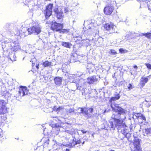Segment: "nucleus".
I'll return each instance as SVG.
<instances>
[{"instance_id": "nucleus-1", "label": "nucleus", "mask_w": 151, "mask_h": 151, "mask_svg": "<svg viewBox=\"0 0 151 151\" xmlns=\"http://www.w3.org/2000/svg\"><path fill=\"white\" fill-rule=\"evenodd\" d=\"M111 107L115 113L113 114L109 121L111 128L114 129L116 128L119 132L127 136L129 134V131L127 127L123 123L126 119V111L116 104H112Z\"/></svg>"}, {"instance_id": "nucleus-2", "label": "nucleus", "mask_w": 151, "mask_h": 151, "mask_svg": "<svg viewBox=\"0 0 151 151\" xmlns=\"http://www.w3.org/2000/svg\"><path fill=\"white\" fill-rule=\"evenodd\" d=\"M32 25V26L28 29V32L29 34H33L35 35H38L41 32L39 25L37 23L33 22Z\"/></svg>"}, {"instance_id": "nucleus-3", "label": "nucleus", "mask_w": 151, "mask_h": 151, "mask_svg": "<svg viewBox=\"0 0 151 151\" xmlns=\"http://www.w3.org/2000/svg\"><path fill=\"white\" fill-rule=\"evenodd\" d=\"M74 82L76 84L77 89L80 91L84 90L85 88L84 87V86L85 82L84 79L79 78Z\"/></svg>"}, {"instance_id": "nucleus-4", "label": "nucleus", "mask_w": 151, "mask_h": 151, "mask_svg": "<svg viewBox=\"0 0 151 151\" xmlns=\"http://www.w3.org/2000/svg\"><path fill=\"white\" fill-rule=\"evenodd\" d=\"M114 4V1H111L109 4L104 8V12L106 15L111 14L114 9L113 4Z\"/></svg>"}, {"instance_id": "nucleus-5", "label": "nucleus", "mask_w": 151, "mask_h": 151, "mask_svg": "<svg viewBox=\"0 0 151 151\" xmlns=\"http://www.w3.org/2000/svg\"><path fill=\"white\" fill-rule=\"evenodd\" d=\"M134 147L132 149V151H142L140 147L139 140L138 138H134L133 143Z\"/></svg>"}, {"instance_id": "nucleus-6", "label": "nucleus", "mask_w": 151, "mask_h": 151, "mask_svg": "<svg viewBox=\"0 0 151 151\" xmlns=\"http://www.w3.org/2000/svg\"><path fill=\"white\" fill-rule=\"evenodd\" d=\"M28 90L26 87L20 86L19 91H18V97L23 96H24L27 94Z\"/></svg>"}, {"instance_id": "nucleus-7", "label": "nucleus", "mask_w": 151, "mask_h": 151, "mask_svg": "<svg viewBox=\"0 0 151 151\" xmlns=\"http://www.w3.org/2000/svg\"><path fill=\"white\" fill-rule=\"evenodd\" d=\"M9 45H10L11 46L10 49L14 52L17 51L20 47V46L17 41L10 42V43H9Z\"/></svg>"}, {"instance_id": "nucleus-8", "label": "nucleus", "mask_w": 151, "mask_h": 151, "mask_svg": "<svg viewBox=\"0 0 151 151\" xmlns=\"http://www.w3.org/2000/svg\"><path fill=\"white\" fill-rule=\"evenodd\" d=\"M6 102L3 100L0 101V114H4L7 111V108L6 107Z\"/></svg>"}, {"instance_id": "nucleus-9", "label": "nucleus", "mask_w": 151, "mask_h": 151, "mask_svg": "<svg viewBox=\"0 0 151 151\" xmlns=\"http://www.w3.org/2000/svg\"><path fill=\"white\" fill-rule=\"evenodd\" d=\"M104 28L106 30L109 31L110 33H113L115 32V29L116 28V26L111 23L110 24L107 23L105 24Z\"/></svg>"}, {"instance_id": "nucleus-10", "label": "nucleus", "mask_w": 151, "mask_h": 151, "mask_svg": "<svg viewBox=\"0 0 151 151\" xmlns=\"http://www.w3.org/2000/svg\"><path fill=\"white\" fill-rule=\"evenodd\" d=\"M63 27V24L55 22L52 25L51 28L52 30L58 31H60Z\"/></svg>"}, {"instance_id": "nucleus-11", "label": "nucleus", "mask_w": 151, "mask_h": 151, "mask_svg": "<svg viewBox=\"0 0 151 151\" xmlns=\"http://www.w3.org/2000/svg\"><path fill=\"white\" fill-rule=\"evenodd\" d=\"M99 78L96 76H93L89 77L87 80V83L89 84L96 83L98 81Z\"/></svg>"}, {"instance_id": "nucleus-12", "label": "nucleus", "mask_w": 151, "mask_h": 151, "mask_svg": "<svg viewBox=\"0 0 151 151\" xmlns=\"http://www.w3.org/2000/svg\"><path fill=\"white\" fill-rule=\"evenodd\" d=\"M54 12L56 14L57 17L58 19H61L63 18L64 15L63 11L58 8H56L54 10Z\"/></svg>"}, {"instance_id": "nucleus-13", "label": "nucleus", "mask_w": 151, "mask_h": 151, "mask_svg": "<svg viewBox=\"0 0 151 151\" xmlns=\"http://www.w3.org/2000/svg\"><path fill=\"white\" fill-rule=\"evenodd\" d=\"M143 133L144 136H151V128H147L143 130Z\"/></svg>"}, {"instance_id": "nucleus-14", "label": "nucleus", "mask_w": 151, "mask_h": 151, "mask_svg": "<svg viewBox=\"0 0 151 151\" xmlns=\"http://www.w3.org/2000/svg\"><path fill=\"white\" fill-rule=\"evenodd\" d=\"M55 127L57 128H59V131L60 132H63V131H65L66 132L69 133V134H70L71 132L69 130H66L65 131H64L63 129V127H62V126L61 125V124H55Z\"/></svg>"}, {"instance_id": "nucleus-15", "label": "nucleus", "mask_w": 151, "mask_h": 151, "mask_svg": "<svg viewBox=\"0 0 151 151\" xmlns=\"http://www.w3.org/2000/svg\"><path fill=\"white\" fill-rule=\"evenodd\" d=\"M55 84L58 86H60L61 84L62 78L61 77H57L54 79Z\"/></svg>"}, {"instance_id": "nucleus-16", "label": "nucleus", "mask_w": 151, "mask_h": 151, "mask_svg": "<svg viewBox=\"0 0 151 151\" xmlns=\"http://www.w3.org/2000/svg\"><path fill=\"white\" fill-rule=\"evenodd\" d=\"M148 81V79L146 77H142L140 80V84L142 85V87L144 86L145 83H147Z\"/></svg>"}, {"instance_id": "nucleus-17", "label": "nucleus", "mask_w": 151, "mask_h": 151, "mask_svg": "<svg viewBox=\"0 0 151 151\" xmlns=\"http://www.w3.org/2000/svg\"><path fill=\"white\" fill-rule=\"evenodd\" d=\"M9 58L12 61H14L16 60V57L15 55V52H13L10 53L9 55Z\"/></svg>"}, {"instance_id": "nucleus-18", "label": "nucleus", "mask_w": 151, "mask_h": 151, "mask_svg": "<svg viewBox=\"0 0 151 151\" xmlns=\"http://www.w3.org/2000/svg\"><path fill=\"white\" fill-rule=\"evenodd\" d=\"M43 65L45 67H50L53 65L51 62H49L48 61H46L43 63Z\"/></svg>"}, {"instance_id": "nucleus-19", "label": "nucleus", "mask_w": 151, "mask_h": 151, "mask_svg": "<svg viewBox=\"0 0 151 151\" xmlns=\"http://www.w3.org/2000/svg\"><path fill=\"white\" fill-rule=\"evenodd\" d=\"M120 98L119 94H115V97L111 98L110 100V101L112 103V101H116L119 99Z\"/></svg>"}, {"instance_id": "nucleus-20", "label": "nucleus", "mask_w": 151, "mask_h": 151, "mask_svg": "<svg viewBox=\"0 0 151 151\" xmlns=\"http://www.w3.org/2000/svg\"><path fill=\"white\" fill-rule=\"evenodd\" d=\"M46 14L45 15V17L46 19H47L51 15L52 12V11H49L47 10H46Z\"/></svg>"}, {"instance_id": "nucleus-21", "label": "nucleus", "mask_w": 151, "mask_h": 151, "mask_svg": "<svg viewBox=\"0 0 151 151\" xmlns=\"http://www.w3.org/2000/svg\"><path fill=\"white\" fill-rule=\"evenodd\" d=\"M81 112L82 113L85 114L86 115H87L88 117H89V115L88 111L86 109V108H81Z\"/></svg>"}, {"instance_id": "nucleus-22", "label": "nucleus", "mask_w": 151, "mask_h": 151, "mask_svg": "<svg viewBox=\"0 0 151 151\" xmlns=\"http://www.w3.org/2000/svg\"><path fill=\"white\" fill-rule=\"evenodd\" d=\"M61 45L67 48H70V44L69 42H62Z\"/></svg>"}, {"instance_id": "nucleus-23", "label": "nucleus", "mask_w": 151, "mask_h": 151, "mask_svg": "<svg viewBox=\"0 0 151 151\" xmlns=\"http://www.w3.org/2000/svg\"><path fill=\"white\" fill-rule=\"evenodd\" d=\"M142 35L150 39L151 38V33H143Z\"/></svg>"}, {"instance_id": "nucleus-24", "label": "nucleus", "mask_w": 151, "mask_h": 151, "mask_svg": "<svg viewBox=\"0 0 151 151\" xmlns=\"http://www.w3.org/2000/svg\"><path fill=\"white\" fill-rule=\"evenodd\" d=\"M53 6L52 4H49L46 7V10H48L49 11H52V9Z\"/></svg>"}, {"instance_id": "nucleus-25", "label": "nucleus", "mask_w": 151, "mask_h": 151, "mask_svg": "<svg viewBox=\"0 0 151 151\" xmlns=\"http://www.w3.org/2000/svg\"><path fill=\"white\" fill-rule=\"evenodd\" d=\"M65 110L67 113H70L74 111V109L72 108V109H65Z\"/></svg>"}, {"instance_id": "nucleus-26", "label": "nucleus", "mask_w": 151, "mask_h": 151, "mask_svg": "<svg viewBox=\"0 0 151 151\" xmlns=\"http://www.w3.org/2000/svg\"><path fill=\"white\" fill-rule=\"evenodd\" d=\"M69 29H61L60 30V32H63V33H68L69 31Z\"/></svg>"}, {"instance_id": "nucleus-27", "label": "nucleus", "mask_w": 151, "mask_h": 151, "mask_svg": "<svg viewBox=\"0 0 151 151\" xmlns=\"http://www.w3.org/2000/svg\"><path fill=\"white\" fill-rule=\"evenodd\" d=\"M120 52L121 53H125L127 52V50L123 48H120L119 50Z\"/></svg>"}, {"instance_id": "nucleus-28", "label": "nucleus", "mask_w": 151, "mask_h": 151, "mask_svg": "<svg viewBox=\"0 0 151 151\" xmlns=\"http://www.w3.org/2000/svg\"><path fill=\"white\" fill-rule=\"evenodd\" d=\"M49 143V139H47V140H46L45 142L44 143L43 145V147H45L47 146Z\"/></svg>"}, {"instance_id": "nucleus-29", "label": "nucleus", "mask_w": 151, "mask_h": 151, "mask_svg": "<svg viewBox=\"0 0 151 151\" xmlns=\"http://www.w3.org/2000/svg\"><path fill=\"white\" fill-rule=\"evenodd\" d=\"M70 11L68 7H65L64 8V12L65 13H67Z\"/></svg>"}, {"instance_id": "nucleus-30", "label": "nucleus", "mask_w": 151, "mask_h": 151, "mask_svg": "<svg viewBox=\"0 0 151 151\" xmlns=\"http://www.w3.org/2000/svg\"><path fill=\"white\" fill-rule=\"evenodd\" d=\"M147 1H140V8H141V6L142 5V4H145L147 3V2H146Z\"/></svg>"}, {"instance_id": "nucleus-31", "label": "nucleus", "mask_w": 151, "mask_h": 151, "mask_svg": "<svg viewBox=\"0 0 151 151\" xmlns=\"http://www.w3.org/2000/svg\"><path fill=\"white\" fill-rule=\"evenodd\" d=\"M111 52L112 55H115L116 54V52L114 50H111Z\"/></svg>"}, {"instance_id": "nucleus-32", "label": "nucleus", "mask_w": 151, "mask_h": 151, "mask_svg": "<svg viewBox=\"0 0 151 151\" xmlns=\"http://www.w3.org/2000/svg\"><path fill=\"white\" fill-rule=\"evenodd\" d=\"M145 65L149 69H151V65L149 63H146Z\"/></svg>"}, {"instance_id": "nucleus-33", "label": "nucleus", "mask_w": 151, "mask_h": 151, "mask_svg": "<svg viewBox=\"0 0 151 151\" xmlns=\"http://www.w3.org/2000/svg\"><path fill=\"white\" fill-rule=\"evenodd\" d=\"M58 112H59L60 111H62L63 110V108L62 106H59L58 107Z\"/></svg>"}, {"instance_id": "nucleus-34", "label": "nucleus", "mask_w": 151, "mask_h": 151, "mask_svg": "<svg viewBox=\"0 0 151 151\" xmlns=\"http://www.w3.org/2000/svg\"><path fill=\"white\" fill-rule=\"evenodd\" d=\"M81 143V140H78L75 142V145H77L78 144H79Z\"/></svg>"}, {"instance_id": "nucleus-35", "label": "nucleus", "mask_w": 151, "mask_h": 151, "mask_svg": "<svg viewBox=\"0 0 151 151\" xmlns=\"http://www.w3.org/2000/svg\"><path fill=\"white\" fill-rule=\"evenodd\" d=\"M128 88L129 89V90H130V89H132V85L131 84H129V86H128Z\"/></svg>"}, {"instance_id": "nucleus-36", "label": "nucleus", "mask_w": 151, "mask_h": 151, "mask_svg": "<svg viewBox=\"0 0 151 151\" xmlns=\"http://www.w3.org/2000/svg\"><path fill=\"white\" fill-rule=\"evenodd\" d=\"M53 110L55 111L58 112V108L56 106H55L54 107Z\"/></svg>"}, {"instance_id": "nucleus-37", "label": "nucleus", "mask_w": 151, "mask_h": 151, "mask_svg": "<svg viewBox=\"0 0 151 151\" xmlns=\"http://www.w3.org/2000/svg\"><path fill=\"white\" fill-rule=\"evenodd\" d=\"M9 41H10V40H9V41H7V40H5L3 42H2V44H5V43L8 44V43H10L9 42Z\"/></svg>"}, {"instance_id": "nucleus-38", "label": "nucleus", "mask_w": 151, "mask_h": 151, "mask_svg": "<svg viewBox=\"0 0 151 151\" xmlns=\"http://www.w3.org/2000/svg\"><path fill=\"white\" fill-rule=\"evenodd\" d=\"M141 118L143 120H145V116L142 115Z\"/></svg>"}, {"instance_id": "nucleus-39", "label": "nucleus", "mask_w": 151, "mask_h": 151, "mask_svg": "<svg viewBox=\"0 0 151 151\" xmlns=\"http://www.w3.org/2000/svg\"><path fill=\"white\" fill-rule=\"evenodd\" d=\"M2 119V116L1 117V118H0V124L2 125V123H3L4 121H1V119Z\"/></svg>"}, {"instance_id": "nucleus-40", "label": "nucleus", "mask_w": 151, "mask_h": 151, "mask_svg": "<svg viewBox=\"0 0 151 151\" xmlns=\"http://www.w3.org/2000/svg\"><path fill=\"white\" fill-rule=\"evenodd\" d=\"M89 110L91 113L93 111V109L92 108H90L89 109Z\"/></svg>"}, {"instance_id": "nucleus-41", "label": "nucleus", "mask_w": 151, "mask_h": 151, "mask_svg": "<svg viewBox=\"0 0 151 151\" xmlns=\"http://www.w3.org/2000/svg\"><path fill=\"white\" fill-rule=\"evenodd\" d=\"M81 132L83 133H85L86 132V131H85V130H82Z\"/></svg>"}, {"instance_id": "nucleus-42", "label": "nucleus", "mask_w": 151, "mask_h": 151, "mask_svg": "<svg viewBox=\"0 0 151 151\" xmlns=\"http://www.w3.org/2000/svg\"><path fill=\"white\" fill-rule=\"evenodd\" d=\"M39 64H38L37 65H36V68L38 69L39 68Z\"/></svg>"}, {"instance_id": "nucleus-43", "label": "nucleus", "mask_w": 151, "mask_h": 151, "mask_svg": "<svg viewBox=\"0 0 151 151\" xmlns=\"http://www.w3.org/2000/svg\"><path fill=\"white\" fill-rule=\"evenodd\" d=\"M134 68L136 69H137V66L136 65H135L134 66Z\"/></svg>"}, {"instance_id": "nucleus-44", "label": "nucleus", "mask_w": 151, "mask_h": 151, "mask_svg": "<svg viewBox=\"0 0 151 151\" xmlns=\"http://www.w3.org/2000/svg\"><path fill=\"white\" fill-rule=\"evenodd\" d=\"M74 36V37H78V35H76V36Z\"/></svg>"}, {"instance_id": "nucleus-45", "label": "nucleus", "mask_w": 151, "mask_h": 151, "mask_svg": "<svg viewBox=\"0 0 151 151\" xmlns=\"http://www.w3.org/2000/svg\"><path fill=\"white\" fill-rule=\"evenodd\" d=\"M145 101H146V102H149V101H148V100H147V99H146V100H145Z\"/></svg>"}, {"instance_id": "nucleus-46", "label": "nucleus", "mask_w": 151, "mask_h": 151, "mask_svg": "<svg viewBox=\"0 0 151 151\" xmlns=\"http://www.w3.org/2000/svg\"><path fill=\"white\" fill-rule=\"evenodd\" d=\"M66 151H69V150L68 149H66Z\"/></svg>"}, {"instance_id": "nucleus-47", "label": "nucleus", "mask_w": 151, "mask_h": 151, "mask_svg": "<svg viewBox=\"0 0 151 151\" xmlns=\"http://www.w3.org/2000/svg\"><path fill=\"white\" fill-rule=\"evenodd\" d=\"M93 91H94V92H96V90L95 89H94L93 90Z\"/></svg>"}, {"instance_id": "nucleus-48", "label": "nucleus", "mask_w": 151, "mask_h": 151, "mask_svg": "<svg viewBox=\"0 0 151 151\" xmlns=\"http://www.w3.org/2000/svg\"><path fill=\"white\" fill-rule=\"evenodd\" d=\"M84 142H84H84H83V143H82V145H83V144L84 143Z\"/></svg>"}, {"instance_id": "nucleus-49", "label": "nucleus", "mask_w": 151, "mask_h": 151, "mask_svg": "<svg viewBox=\"0 0 151 151\" xmlns=\"http://www.w3.org/2000/svg\"><path fill=\"white\" fill-rule=\"evenodd\" d=\"M110 151H115L113 150H110Z\"/></svg>"}, {"instance_id": "nucleus-50", "label": "nucleus", "mask_w": 151, "mask_h": 151, "mask_svg": "<svg viewBox=\"0 0 151 151\" xmlns=\"http://www.w3.org/2000/svg\"><path fill=\"white\" fill-rule=\"evenodd\" d=\"M35 63H32L33 66H34V65H35Z\"/></svg>"}, {"instance_id": "nucleus-51", "label": "nucleus", "mask_w": 151, "mask_h": 151, "mask_svg": "<svg viewBox=\"0 0 151 151\" xmlns=\"http://www.w3.org/2000/svg\"><path fill=\"white\" fill-rule=\"evenodd\" d=\"M149 6H148V9H149V10H150V8H149Z\"/></svg>"}, {"instance_id": "nucleus-52", "label": "nucleus", "mask_w": 151, "mask_h": 151, "mask_svg": "<svg viewBox=\"0 0 151 151\" xmlns=\"http://www.w3.org/2000/svg\"><path fill=\"white\" fill-rule=\"evenodd\" d=\"M51 23V22H49L48 23H50H50Z\"/></svg>"}, {"instance_id": "nucleus-53", "label": "nucleus", "mask_w": 151, "mask_h": 151, "mask_svg": "<svg viewBox=\"0 0 151 151\" xmlns=\"http://www.w3.org/2000/svg\"><path fill=\"white\" fill-rule=\"evenodd\" d=\"M24 33V36H27V35H25V33Z\"/></svg>"}, {"instance_id": "nucleus-54", "label": "nucleus", "mask_w": 151, "mask_h": 151, "mask_svg": "<svg viewBox=\"0 0 151 151\" xmlns=\"http://www.w3.org/2000/svg\"><path fill=\"white\" fill-rule=\"evenodd\" d=\"M3 118H5L4 117H3Z\"/></svg>"}, {"instance_id": "nucleus-55", "label": "nucleus", "mask_w": 151, "mask_h": 151, "mask_svg": "<svg viewBox=\"0 0 151 151\" xmlns=\"http://www.w3.org/2000/svg\"><path fill=\"white\" fill-rule=\"evenodd\" d=\"M137 1H140L139 0H137Z\"/></svg>"}]
</instances>
